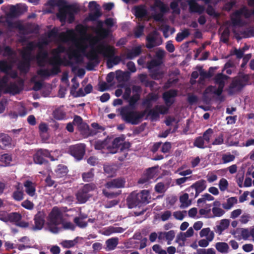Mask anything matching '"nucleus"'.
<instances>
[{
  "instance_id": "47",
  "label": "nucleus",
  "mask_w": 254,
  "mask_h": 254,
  "mask_svg": "<svg viewBox=\"0 0 254 254\" xmlns=\"http://www.w3.org/2000/svg\"><path fill=\"white\" fill-rule=\"evenodd\" d=\"M188 29H184L182 32L178 33L176 36V40L177 42H181L190 35Z\"/></svg>"
},
{
  "instance_id": "54",
  "label": "nucleus",
  "mask_w": 254,
  "mask_h": 254,
  "mask_svg": "<svg viewBox=\"0 0 254 254\" xmlns=\"http://www.w3.org/2000/svg\"><path fill=\"white\" fill-rule=\"evenodd\" d=\"M213 133V130L211 128H208L203 133V138L206 144H208L210 142V139Z\"/></svg>"
},
{
  "instance_id": "46",
  "label": "nucleus",
  "mask_w": 254,
  "mask_h": 254,
  "mask_svg": "<svg viewBox=\"0 0 254 254\" xmlns=\"http://www.w3.org/2000/svg\"><path fill=\"white\" fill-rule=\"evenodd\" d=\"M188 238L189 237L187 236L185 232L180 233L177 235L176 241L180 246L183 247L185 246V242Z\"/></svg>"
},
{
  "instance_id": "51",
  "label": "nucleus",
  "mask_w": 254,
  "mask_h": 254,
  "mask_svg": "<svg viewBox=\"0 0 254 254\" xmlns=\"http://www.w3.org/2000/svg\"><path fill=\"white\" fill-rule=\"evenodd\" d=\"M206 144V143L202 137L196 138L194 142V145L200 148H203L207 147Z\"/></svg>"
},
{
  "instance_id": "30",
  "label": "nucleus",
  "mask_w": 254,
  "mask_h": 254,
  "mask_svg": "<svg viewBox=\"0 0 254 254\" xmlns=\"http://www.w3.org/2000/svg\"><path fill=\"white\" fill-rule=\"evenodd\" d=\"M215 247L218 252L222 254H227L230 252L229 246L225 242H217Z\"/></svg>"
},
{
  "instance_id": "32",
  "label": "nucleus",
  "mask_w": 254,
  "mask_h": 254,
  "mask_svg": "<svg viewBox=\"0 0 254 254\" xmlns=\"http://www.w3.org/2000/svg\"><path fill=\"white\" fill-rule=\"evenodd\" d=\"M211 206L210 204H207L204 208H201L199 210V214L206 218H213V216L211 213Z\"/></svg>"
},
{
  "instance_id": "7",
  "label": "nucleus",
  "mask_w": 254,
  "mask_h": 254,
  "mask_svg": "<svg viewBox=\"0 0 254 254\" xmlns=\"http://www.w3.org/2000/svg\"><path fill=\"white\" fill-rule=\"evenodd\" d=\"M177 95V92L175 90H170L166 92L163 94V99L165 101L166 106H157L155 109L152 111L153 116L157 118L159 114H165L168 112L169 107L174 102V97Z\"/></svg>"
},
{
  "instance_id": "12",
  "label": "nucleus",
  "mask_w": 254,
  "mask_h": 254,
  "mask_svg": "<svg viewBox=\"0 0 254 254\" xmlns=\"http://www.w3.org/2000/svg\"><path fill=\"white\" fill-rule=\"evenodd\" d=\"M96 187L94 184H88L84 186L82 189L76 194V198L79 203L85 202L92 195L90 192L96 191Z\"/></svg>"
},
{
  "instance_id": "21",
  "label": "nucleus",
  "mask_w": 254,
  "mask_h": 254,
  "mask_svg": "<svg viewBox=\"0 0 254 254\" xmlns=\"http://www.w3.org/2000/svg\"><path fill=\"white\" fill-rule=\"evenodd\" d=\"M125 93L123 95L124 99L128 100L130 106H132L134 105L139 98V94L137 92L133 93V96L130 97L131 92L130 88L129 87H126L125 88ZM133 92H134V90H133Z\"/></svg>"
},
{
  "instance_id": "56",
  "label": "nucleus",
  "mask_w": 254,
  "mask_h": 254,
  "mask_svg": "<svg viewBox=\"0 0 254 254\" xmlns=\"http://www.w3.org/2000/svg\"><path fill=\"white\" fill-rule=\"evenodd\" d=\"M76 243L75 240H64L62 241L60 244L65 248H69L74 246Z\"/></svg>"
},
{
  "instance_id": "50",
  "label": "nucleus",
  "mask_w": 254,
  "mask_h": 254,
  "mask_svg": "<svg viewBox=\"0 0 254 254\" xmlns=\"http://www.w3.org/2000/svg\"><path fill=\"white\" fill-rule=\"evenodd\" d=\"M212 211L213 213L212 215L213 216V218L215 217H221L225 213L224 210L220 207H213Z\"/></svg>"
},
{
  "instance_id": "48",
  "label": "nucleus",
  "mask_w": 254,
  "mask_h": 254,
  "mask_svg": "<svg viewBox=\"0 0 254 254\" xmlns=\"http://www.w3.org/2000/svg\"><path fill=\"white\" fill-rule=\"evenodd\" d=\"M115 73L116 79L120 83L125 81L127 79V74L121 70H118Z\"/></svg>"
},
{
  "instance_id": "42",
  "label": "nucleus",
  "mask_w": 254,
  "mask_h": 254,
  "mask_svg": "<svg viewBox=\"0 0 254 254\" xmlns=\"http://www.w3.org/2000/svg\"><path fill=\"white\" fill-rule=\"evenodd\" d=\"M214 200V197L210 194L205 193L201 195V197L197 199L198 204L205 203L207 201H210Z\"/></svg>"
},
{
  "instance_id": "13",
  "label": "nucleus",
  "mask_w": 254,
  "mask_h": 254,
  "mask_svg": "<svg viewBox=\"0 0 254 254\" xmlns=\"http://www.w3.org/2000/svg\"><path fill=\"white\" fill-rule=\"evenodd\" d=\"M19 90L17 85L9 81L7 75L2 79H0V92L3 91L15 94L18 93Z\"/></svg>"
},
{
  "instance_id": "63",
  "label": "nucleus",
  "mask_w": 254,
  "mask_h": 254,
  "mask_svg": "<svg viewBox=\"0 0 254 254\" xmlns=\"http://www.w3.org/2000/svg\"><path fill=\"white\" fill-rule=\"evenodd\" d=\"M83 179L85 182L90 181L93 177V173L92 171L85 173L82 175Z\"/></svg>"
},
{
  "instance_id": "26",
  "label": "nucleus",
  "mask_w": 254,
  "mask_h": 254,
  "mask_svg": "<svg viewBox=\"0 0 254 254\" xmlns=\"http://www.w3.org/2000/svg\"><path fill=\"white\" fill-rule=\"evenodd\" d=\"M89 8L91 11L94 13V15L92 14L89 15V19L90 20H95L96 18L100 15L99 12V5L94 1H92L89 3Z\"/></svg>"
},
{
  "instance_id": "18",
  "label": "nucleus",
  "mask_w": 254,
  "mask_h": 254,
  "mask_svg": "<svg viewBox=\"0 0 254 254\" xmlns=\"http://www.w3.org/2000/svg\"><path fill=\"white\" fill-rule=\"evenodd\" d=\"M206 182L204 180H200L196 182L189 189V191H195V194L192 192V196L197 197L199 193L203 191L206 188Z\"/></svg>"
},
{
  "instance_id": "39",
  "label": "nucleus",
  "mask_w": 254,
  "mask_h": 254,
  "mask_svg": "<svg viewBox=\"0 0 254 254\" xmlns=\"http://www.w3.org/2000/svg\"><path fill=\"white\" fill-rule=\"evenodd\" d=\"M118 244V239L117 238H112L108 239L106 242L107 249L108 250H114Z\"/></svg>"
},
{
  "instance_id": "38",
  "label": "nucleus",
  "mask_w": 254,
  "mask_h": 254,
  "mask_svg": "<svg viewBox=\"0 0 254 254\" xmlns=\"http://www.w3.org/2000/svg\"><path fill=\"white\" fill-rule=\"evenodd\" d=\"M65 112L63 107H59L55 110L53 112L54 117L57 120H62L65 117Z\"/></svg>"
},
{
  "instance_id": "14",
  "label": "nucleus",
  "mask_w": 254,
  "mask_h": 254,
  "mask_svg": "<svg viewBox=\"0 0 254 254\" xmlns=\"http://www.w3.org/2000/svg\"><path fill=\"white\" fill-rule=\"evenodd\" d=\"M168 7L159 0H155L154 4L151 7L152 14L156 20H161L162 13L167 11Z\"/></svg>"
},
{
  "instance_id": "15",
  "label": "nucleus",
  "mask_w": 254,
  "mask_h": 254,
  "mask_svg": "<svg viewBox=\"0 0 254 254\" xmlns=\"http://www.w3.org/2000/svg\"><path fill=\"white\" fill-rule=\"evenodd\" d=\"M146 47L152 48L162 44V41L158 32L156 31L150 33L146 37Z\"/></svg>"
},
{
  "instance_id": "52",
  "label": "nucleus",
  "mask_w": 254,
  "mask_h": 254,
  "mask_svg": "<svg viewBox=\"0 0 254 254\" xmlns=\"http://www.w3.org/2000/svg\"><path fill=\"white\" fill-rule=\"evenodd\" d=\"M156 175V169L155 168H150L146 172V176L147 177V179L145 181H143L142 180H140L139 182L140 183H143L144 182L146 181L147 180H149V179H151L153 178L154 176Z\"/></svg>"
},
{
  "instance_id": "40",
  "label": "nucleus",
  "mask_w": 254,
  "mask_h": 254,
  "mask_svg": "<svg viewBox=\"0 0 254 254\" xmlns=\"http://www.w3.org/2000/svg\"><path fill=\"white\" fill-rule=\"evenodd\" d=\"M158 98V96L154 93L149 94L147 99L144 102V104L149 108L152 106L153 102H155Z\"/></svg>"
},
{
  "instance_id": "29",
  "label": "nucleus",
  "mask_w": 254,
  "mask_h": 254,
  "mask_svg": "<svg viewBox=\"0 0 254 254\" xmlns=\"http://www.w3.org/2000/svg\"><path fill=\"white\" fill-rule=\"evenodd\" d=\"M200 237H205L209 241H212L214 237V233L211 231L209 228H205L202 229L199 233Z\"/></svg>"
},
{
  "instance_id": "3",
  "label": "nucleus",
  "mask_w": 254,
  "mask_h": 254,
  "mask_svg": "<svg viewBox=\"0 0 254 254\" xmlns=\"http://www.w3.org/2000/svg\"><path fill=\"white\" fill-rule=\"evenodd\" d=\"M48 229L51 232L56 234L63 229L72 230L74 226L71 222L64 221L61 211L57 207H54L49 216Z\"/></svg>"
},
{
  "instance_id": "49",
  "label": "nucleus",
  "mask_w": 254,
  "mask_h": 254,
  "mask_svg": "<svg viewBox=\"0 0 254 254\" xmlns=\"http://www.w3.org/2000/svg\"><path fill=\"white\" fill-rule=\"evenodd\" d=\"M7 222L10 221L15 223H18L21 218V216L20 214L15 212L8 214L7 218Z\"/></svg>"
},
{
  "instance_id": "10",
  "label": "nucleus",
  "mask_w": 254,
  "mask_h": 254,
  "mask_svg": "<svg viewBox=\"0 0 254 254\" xmlns=\"http://www.w3.org/2000/svg\"><path fill=\"white\" fill-rule=\"evenodd\" d=\"M251 15H254V10L251 12L245 7L239 10L236 11L231 16V21L233 26H240L243 25L244 24L243 18H248Z\"/></svg>"
},
{
  "instance_id": "43",
  "label": "nucleus",
  "mask_w": 254,
  "mask_h": 254,
  "mask_svg": "<svg viewBox=\"0 0 254 254\" xmlns=\"http://www.w3.org/2000/svg\"><path fill=\"white\" fill-rule=\"evenodd\" d=\"M11 138L5 134H0V144L3 146H7L10 144Z\"/></svg>"
},
{
  "instance_id": "35",
  "label": "nucleus",
  "mask_w": 254,
  "mask_h": 254,
  "mask_svg": "<svg viewBox=\"0 0 254 254\" xmlns=\"http://www.w3.org/2000/svg\"><path fill=\"white\" fill-rule=\"evenodd\" d=\"M237 202L238 200L236 197H231L228 198L226 202L222 204V206L224 209L229 210L231 209L235 204H237Z\"/></svg>"
},
{
  "instance_id": "4",
  "label": "nucleus",
  "mask_w": 254,
  "mask_h": 254,
  "mask_svg": "<svg viewBox=\"0 0 254 254\" xmlns=\"http://www.w3.org/2000/svg\"><path fill=\"white\" fill-rule=\"evenodd\" d=\"M59 11L57 14L61 22H64L67 19L71 23L74 19L73 13L76 12L78 8L75 4L68 5L64 0L59 1L58 3Z\"/></svg>"
},
{
  "instance_id": "11",
  "label": "nucleus",
  "mask_w": 254,
  "mask_h": 254,
  "mask_svg": "<svg viewBox=\"0 0 254 254\" xmlns=\"http://www.w3.org/2000/svg\"><path fill=\"white\" fill-rule=\"evenodd\" d=\"M2 54L8 57V61H0V70L6 72L12 67V63L15 62L16 54L8 47L3 48Z\"/></svg>"
},
{
  "instance_id": "1",
  "label": "nucleus",
  "mask_w": 254,
  "mask_h": 254,
  "mask_svg": "<svg viewBox=\"0 0 254 254\" xmlns=\"http://www.w3.org/2000/svg\"><path fill=\"white\" fill-rule=\"evenodd\" d=\"M91 29L96 36L87 34V29L82 25H77L75 30L69 29L59 34L60 40L69 45L66 53L74 62L75 69L87 64L86 60L97 61L98 55L108 59L109 68L117 64L120 58L114 57L115 48L106 44L103 40L109 34V31L103 28V22L97 21Z\"/></svg>"
},
{
  "instance_id": "17",
  "label": "nucleus",
  "mask_w": 254,
  "mask_h": 254,
  "mask_svg": "<svg viewBox=\"0 0 254 254\" xmlns=\"http://www.w3.org/2000/svg\"><path fill=\"white\" fill-rule=\"evenodd\" d=\"M69 152L76 160H81L85 152V146L84 144H80L70 146Z\"/></svg>"
},
{
  "instance_id": "59",
  "label": "nucleus",
  "mask_w": 254,
  "mask_h": 254,
  "mask_svg": "<svg viewBox=\"0 0 254 254\" xmlns=\"http://www.w3.org/2000/svg\"><path fill=\"white\" fill-rule=\"evenodd\" d=\"M235 156L230 154H224L222 157V160L224 163H227L234 160Z\"/></svg>"
},
{
  "instance_id": "31",
  "label": "nucleus",
  "mask_w": 254,
  "mask_h": 254,
  "mask_svg": "<svg viewBox=\"0 0 254 254\" xmlns=\"http://www.w3.org/2000/svg\"><path fill=\"white\" fill-rule=\"evenodd\" d=\"M230 225V221L228 219H222L218 225L216 226V232L221 234L222 232L227 229Z\"/></svg>"
},
{
  "instance_id": "19",
  "label": "nucleus",
  "mask_w": 254,
  "mask_h": 254,
  "mask_svg": "<svg viewBox=\"0 0 254 254\" xmlns=\"http://www.w3.org/2000/svg\"><path fill=\"white\" fill-rule=\"evenodd\" d=\"M251 228H239L236 230L232 234L234 235V237L238 240L243 239L247 240L251 237Z\"/></svg>"
},
{
  "instance_id": "60",
  "label": "nucleus",
  "mask_w": 254,
  "mask_h": 254,
  "mask_svg": "<svg viewBox=\"0 0 254 254\" xmlns=\"http://www.w3.org/2000/svg\"><path fill=\"white\" fill-rule=\"evenodd\" d=\"M206 179L207 181L209 183H212L214 182H215L217 180L218 176L216 174L213 173H210L208 174V175L206 176Z\"/></svg>"
},
{
  "instance_id": "55",
  "label": "nucleus",
  "mask_w": 254,
  "mask_h": 254,
  "mask_svg": "<svg viewBox=\"0 0 254 254\" xmlns=\"http://www.w3.org/2000/svg\"><path fill=\"white\" fill-rule=\"evenodd\" d=\"M92 86L90 84L87 85L84 89V91L82 89H80L77 93L78 96H84L86 94L89 93L91 92Z\"/></svg>"
},
{
  "instance_id": "8",
  "label": "nucleus",
  "mask_w": 254,
  "mask_h": 254,
  "mask_svg": "<svg viewBox=\"0 0 254 254\" xmlns=\"http://www.w3.org/2000/svg\"><path fill=\"white\" fill-rule=\"evenodd\" d=\"M121 113L127 122L135 125L142 121L145 112H136L128 107H126L122 108Z\"/></svg>"
},
{
  "instance_id": "64",
  "label": "nucleus",
  "mask_w": 254,
  "mask_h": 254,
  "mask_svg": "<svg viewBox=\"0 0 254 254\" xmlns=\"http://www.w3.org/2000/svg\"><path fill=\"white\" fill-rule=\"evenodd\" d=\"M106 146V142L104 141H97L95 144L96 149L100 150L104 148Z\"/></svg>"
},
{
  "instance_id": "24",
  "label": "nucleus",
  "mask_w": 254,
  "mask_h": 254,
  "mask_svg": "<svg viewBox=\"0 0 254 254\" xmlns=\"http://www.w3.org/2000/svg\"><path fill=\"white\" fill-rule=\"evenodd\" d=\"M142 46L140 45L133 47L131 50H127L126 53L122 55V58L126 57L127 59H132L138 56L141 52Z\"/></svg>"
},
{
  "instance_id": "36",
  "label": "nucleus",
  "mask_w": 254,
  "mask_h": 254,
  "mask_svg": "<svg viewBox=\"0 0 254 254\" xmlns=\"http://www.w3.org/2000/svg\"><path fill=\"white\" fill-rule=\"evenodd\" d=\"M124 140V137H120L116 138L113 142V147L114 149H115V150L111 151L110 152L113 154L117 152L118 150L120 149L121 145H122Z\"/></svg>"
},
{
  "instance_id": "62",
  "label": "nucleus",
  "mask_w": 254,
  "mask_h": 254,
  "mask_svg": "<svg viewBox=\"0 0 254 254\" xmlns=\"http://www.w3.org/2000/svg\"><path fill=\"white\" fill-rule=\"evenodd\" d=\"M165 235L166 239L168 241V244L170 245L171 244L170 242L175 237V233L174 231H170L169 232H165Z\"/></svg>"
},
{
  "instance_id": "44",
  "label": "nucleus",
  "mask_w": 254,
  "mask_h": 254,
  "mask_svg": "<svg viewBox=\"0 0 254 254\" xmlns=\"http://www.w3.org/2000/svg\"><path fill=\"white\" fill-rule=\"evenodd\" d=\"M219 189L221 191L224 192L228 190L229 183L225 178H221L218 183Z\"/></svg>"
},
{
  "instance_id": "20",
  "label": "nucleus",
  "mask_w": 254,
  "mask_h": 254,
  "mask_svg": "<svg viewBox=\"0 0 254 254\" xmlns=\"http://www.w3.org/2000/svg\"><path fill=\"white\" fill-rule=\"evenodd\" d=\"M73 124L75 126H76L85 135H88L91 134L89 130L88 126L86 124L82 122V120L81 117L75 116L73 120Z\"/></svg>"
},
{
  "instance_id": "34",
  "label": "nucleus",
  "mask_w": 254,
  "mask_h": 254,
  "mask_svg": "<svg viewBox=\"0 0 254 254\" xmlns=\"http://www.w3.org/2000/svg\"><path fill=\"white\" fill-rule=\"evenodd\" d=\"M124 229L121 227H109L102 231V234L109 236L113 233H121L123 232Z\"/></svg>"
},
{
  "instance_id": "2",
  "label": "nucleus",
  "mask_w": 254,
  "mask_h": 254,
  "mask_svg": "<svg viewBox=\"0 0 254 254\" xmlns=\"http://www.w3.org/2000/svg\"><path fill=\"white\" fill-rule=\"evenodd\" d=\"M58 30L54 28L47 35L42 37L38 43H30L22 51L20 52L22 61L19 63L18 67L23 72L28 71L30 62L33 60L37 61L40 66L49 64L51 68L41 69L37 72V75L33 76L31 82L34 83L33 87L35 91L39 90L42 86V80L49 76L55 75L60 71L61 64L70 65L73 70H75L76 66L74 62L69 58L66 52L67 50L60 45L52 52V56L48 57L47 52L43 50L44 47L50 41L57 42L60 41Z\"/></svg>"
},
{
  "instance_id": "23",
  "label": "nucleus",
  "mask_w": 254,
  "mask_h": 254,
  "mask_svg": "<svg viewBox=\"0 0 254 254\" xmlns=\"http://www.w3.org/2000/svg\"><path fill=\"white\" fill-rule=\"evenodd\" d=\"M248 78L245 76L236 78L233 81L231 88L235 91L240 90L245 84Z\"/></svg>"
},
{
  "instance_id": "57",
  "label": "nucleus",
  "mask_w": 254,
  "mask_h": 254,
  "mask_svg": "<svg viewBox=\"0 0 254 254\" xmlns=\"http://www.w3.org/2000/svg\"><path fill=\"white\" fill-rule=\"evenodd\" d=\"M167 189V188L162 183H158L155 187L156 191L158 193H164Z\"/></svg>"
},
{
  "instance_id": "25",
  "label": "nucleus",
  "mask_w": 254,
  "mask_h": 254,
  "mask_svg": "<svg viewBox=\"0 0 254 254\" xmlns=\"http://www.w3.org/2000/svg\"><path fill=\"white\" fill-rule=\"evenodd\" d=\"M26 193L31 197L36 196V185L30 181H26L23 184Z\"/></svg>"
},
{
  "instance_id": "37",
  "label": "nucleus",
  "mask_w": 254,
  "mask_h": 254,
  "mask_svg": "<svg viewBox=\"0 0 254 254\" xmlns=\"http://www.w3.org/2000/svg\"><path fill=\"white\" fill-rule=\"evenodd\" d=\"M134 10L137 17L143 18L147 16V11L144 6H137L134 8Z\"/></svg>"
},
{
  "instance_id": "33",
  "label": "nucleus",
  "mask_w": 254,
  "mask_h": 254,
  "mask_svg": "<svg viewBox=\"0 0 254 254\" xmlns=\"http://www.w3.org/2000/svg\"><path fill=\"white\" fill-rule=\"evenodd\" d=\"M16 189L17 190L13 192L12 197L16 200H21L23 198L24 193L22 190V186L19 183H18L16 186Z\"/></svg>"
},
{
  "instance_id": "27",
  "label": "nucleus",
  "mask_w": 254,
  "mask_h": 254,
  "mask_svg": "<svg viewBox=\"0 0 254 254\" xmlns=\"http://www.w3.org/2000/svg\"><path fill=\"white\" fill-rule=\"evenodd\" d=\"M125 181L123 179H115L106 184L108 189L119 188L124 187Z\"/></svg>"
},
{
  "instance_id": "9",
  "label": "nucleus",
  "mask_w": 254,
  "mask_h": 254,
  "mask_svg": "<svg viewBox=\"0 0 254 254\" xmlns=\"http://www.w3.org/2000/svg\"><path fill=\"white\" fill-rule=\"evenodd\" d=\"M150 198L149 192L147 190H143L139 193H132L127 199L128 207L131 208L136 206L139 201L148 202Z\"/></svg>"
},
{
  "instance_id": "5",
  "label": "nucleus",
  "mask_w": 254,
  "mask_h": 254,
  "mask_svg": "<svg viewBox=\"0 0 254 254\" xmlns=\"http://www.w3.org/2000/svg\"><path fill=\"white\" fill-rule=\"evenodd\" d=\"M227 79V77L221 73L218 74L215 77V83L218 85V87L210 86L208 87L203 93V98L205 101H207L214 95H220L224 86L225 83Z\"/></svg>"
},
{
  "instance_id": "61",
  "label": "nucleus",
  "mask_w": 254,
  "mask_h": 254,
  "mask_svg": "<svg viewBox=\"0 0 254 254\" xmlns=\"http://www.w3.org/2000/svg\"><path fill=\"white\" fill-rule=\"evenodd\" d=\"M21 205L26 209L31 210L33 208L34 204L28 200H25L22 202Z\"/></svg>"
},
{
  "instance_id": "41",
  "label": "nucleus",
  "mask_w": 254,
  "mask_h": 254,
  "mask_svg": "<svg viewBox=\"0 0 254 254\" xmlns=\"http://www.w3.org/2000/svg\"><path fill=\"white\" fill-rule=\"evenodd\" d=\"M55 173L58 177H63L66 175L67 169L65 166L60 165L55 170Z\"/></svg>"
},
{
  "instance_id": "53",
  "label": "nucleus",
  "mask_w": 254,
  "mask_h": 254,
  "mask_svg": "<svg viewBox=\"0 0 254 254\" xmlns=\"http://www.w3.org/2000/svg\"><path fill=\"white\" fill-rule=\"evenodd\" d=\"M0 160L3 163L2 165L3 166H6L10 164L12 160V158L10 155L5 154L1 156Z\"/></svg>"
},
{
  "instance_id": "6",
  "label": "nucleus",
  "mask_w": 254,
  "mask_h": 254,
  "mask_svg": "<svg viewBox=\"0 0 254 254\" xmlns=\"http://www.w3.org/2000/svg\"><path fill=\"white\" fill-rule=\"evenodd\" d=\"M165 51L158 49L156 53V59L152 60L148 64V68L150 70L151 74L155 79H158L163 76V71L158 66L161 63V59L164 56Z\"/></svg>"
},
{
  "instance_id": "28",
  "label": "nucleus",
  "mask_w": 254,
  "mask_h": 254,
  "mask_svg": "<svg viewBox=\"0 0 254 254\" xmlns=\"http://www.w3.org/2000/svg\"><path fill=\"white\" fill-rule=\"evenodd\" d=\"M188 3L191 11L201 13L204 10V7L198 5L195 0H189Z\"/></svg>"
},
{
  "instance_id": "45",
  "label": "nucleus",
  "mask_w": 254,
  "mask_h": 254,
  "mask_svg": "<svg viewBox=\"0 0 254 254\" xmlns=\"http://www.w3.org/2000/svg\"><path fill=\"white\" fill-rule=\"evenodd\" d=\"M180 201L181 203V207L185 208L190 204V201L189 199V195L185 193L180 196Z\"/></svg>"
},
{
  "instance_id": "58",
  "label": "nucleus",
  "mask_w": 254,
  "mask_h": 254,
  "mask_svg": "<svg viewBox=\"0 0 254 254\" xmlns=\"http://www.w3.org/2000/svg\"><path fill=\"white\" fill-rule=\"evenodd\" d=\"M18 14L17 8L14 5H11L9 8V11L7 14L8 17L16 16Z\"/></svg>"
},
{
  "instance_id": "22",
  "label": "nucleus",
  "mask_w": 254,
  "mask_h": 254,
  "mask_svg": "<svg viewBox=\"0 0 254 254\" xmlns=\"http://www.w3.org/2000/svg\"><path fill=\"white\" fill-rule=\"evenodd\" d=\"M45 214L43 212H39L35 216V225L33 227L34 231L42 229L45 223Z\"/></svg>"
},
{
  "instance_id": "16",
  "label": "nucleus",
  "mask_w": 254,
  "mask_h": 254,
  "mask_svg": "<svg viewBox=\"0 0 254 254\" xmlns=\"http://www.w3.org/2000/svg\"><path fill=\"white\" fill-rule=\"evenodd\" d=\"M44 157L50 158L52 161L55 160L53 158V156L51 154V153L48 150L40 149L34 155V161L36 164H42L45 162Z\"/></svg>"
}]
</instances>
